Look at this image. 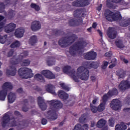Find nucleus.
Returning a JSON list of instances; mask_svg holds the SVG:
<instances>
[{"label": "nucleus", "mask_w": 130, "mask_h": 130, "mask_svg": "<svg viewBox=\"0 0 130 130\" xmlns=\"http://www.w3.org/2000/svg\"><path fill=\"white\" fill-rule=\"evenodd\" d=\"M86 68L84 66L79 67L76 72V70L73 69L70 71H68V68H71V66H66V74L70 76L76 83H79L80 80L82 81H88L89 80V77L90 76V72H89V70L91 69H98L99 67V63L96 61H92L91 63L87 62ZM77 74V75H76Z\"/></svg>", "instance_id": "obj_1"}, {"label": "nucleus", "mask_w": 130, "mask_h": 130, "mask_svg": "<svg viewBox=\"0 0 130 130\" xmlns=\"http://www.w3.org/2000/svg\"><path fill=\"white\" fill-rule=\"evenodd\" d=\"M87 42L82 39L77 42H76L72 46L69 48V53L71 55H76L77 52L79 50L84 49L87 46Z\"/></svg>", "instance_id": "obj_2"}, {"label": "nucleus", "mask_w": 130, "mask_h": 130, "mask_svg": "<svg viewBox=\"0 0 130 130\" xmlns=\"http://www.w3.org/2000/svg\"><path fill=\"white\" fill-rule=\"evenodd\" d=\"M50 104L53 106V109L49 110L48 113V114H50V113L52 114L51 119H52V120H55V119H57L56 112L58 109H60V108L62 107V103L60 101L52 100L50 101Z\"/></svg>", "instance_id": "obj_3"}, {"label": "nucleus", "mask_w": 130, "mask_h": 130, "mask_svg": "<svg viewBox=\"0 0 130 130\" xmlns=\"http://www.w3.org/2000/svg\"><path fill=\"white\" fill-rule=\"evenodd\" d=\"M18 75L22 79H29L34 76V74L32 73V70L28 68H20L18 70Z\"/></svg>", "instance_id": "obj_4"}, {"label": "nucleus", "mask_w": 130, "mask_h": 130, "mask_svg": "<svg viewBox=\"0 0 130 130\" xmlns=\"http://www.w3.org/2000/svg\"><path fill=\"white\" fill-rule=\"evenodd\" d=\"M29 54V52L28 51H23L22 53L18 56L17 58L16 56H14L13 58L11 59V62L12 64H18L20 61H22L23 58H25L26 56H28Z\"/></svg>", "instance_id": "obj_5"}, {"label": "nucleus", "mask_w": 130, "mask_h": 130, "mask_svg": "<svg viewBox=\"0 0 130 130\" xmlns=\"http://www.w3.org/2000/svg\"><path fill=\"white\" fill-rule=\"evenodd\" d=\"M90 5L89 0H76L72 3L73 7H77V8H83L87 7Z\"/></svg>", "instance_id": "obj_6"}, {"label": "nucleus", "mask_w": 130, "mask_h": 130, "mask_svg": "<svg viewBox=\"0 0 130 130\" xmlns=\"http://www.w3.org/2000/svg\"><path fill=\"white\" fill-rule=\"evenodd\" d=\"M118 88L121 92H125V90L130 88V81L128 79L121 81Z\"/></svg>", "instance_id": "obj_7"}, {"label": "nucleus", "mask_w": 130, "mask_h": 130, "mask_svg": "<svg viewBox=\"0 0 130 130\" xmlns=\"http://www.w3.org/2000/svg\"><path fill=\"white\" fill-rule=\"evenodd\" d=\"M111 108L113 110H120L121 109V102L118 99H113L110 103Z\"/></svg>", "instance_id": "obj_8"}, {"label": "nucleus", "mask_w": 130, "mask_h": 130, "mask_svg": "<svg viewBox=\"0 0 130 130\" xmlns=\"http://www.w3.org/2000/svg\"><path fill=\"white\" fill-rule=\"evenodd\" d=\"M10 114H11V112H8L4 115L3 117V121L2 122V127L4 128L6 127V126H7V124L9 123L11 119H16V117H15V116H12L11 119V118L10 117Z\"/></svg>", "instance_id": "obj_9"}, {"label": "nucleus", "mask_w": 130, "mask_h": 130, "mask_svg": "<svg viewBox=\"0 0 130 130\" xmlns=\"http://www.w3.org/2000/svg\"><path fill=\"white\" fill-rule=\"evenodd\" d=\"M38 105L40 108H41V110H43V111H44V110H46L47 105H46V103H45V100H44L42 97H38Z\"/></svg>", "instance_id": "obj_10"}, {"label": "nucleus", "mask_w": 130, "mask_h": 130, "mask_svg": "<svg viewBox=\"0 0 130 130\" xmlns=\"http://www.w3.org/2000/svg\"><path fill=\"white\" fill-rule=\"evenodd\" d=\"M41 74L46 79H49L50 80L55 79V75L49 70H43L41 71Z\"/></svg>", "instance_id": "obj_11"}, {"label": "nucleus", "mask_w": 130, "mask_h": 130, "mask_svg": "<svg viewBox=\"0 0 130 130\" xmlns=\"http://www.w3.org/2000/svg\"><path fill=\"white\" fill-rule=\"evenodd\" d=\"M66 44H68V45H71V44H73L75 41H76V39H78V36L75 34H72L71 36H69V37H66Z\"/></svg>", "instance_id": "obj_12"}, {"label": "nucleus", "mask_w": 130, "mask_h": 130, "mask_svg": "<svg viewBox=\"0 0 130 130\" xmlns=\"http://www.w3.org/2000/svg\"><path fill=\"white\" fill-rule=\"evenodd\" d=\"M96 57H97V53L93 51L86 53L84 55L85 59L87 60H94Z\"/></svg>", "instance_id": "obj_13"}, {"label": "nucleus", "mask_w": 130, "mask_h": 130, "mask_svg": "<svg viewBox=\"0 0 130 130\" xmlns=\"http://www.w3.org/2000/svg\"><path fill=\"white\" fill-rule=\"evenodd\" d=\"M107 36L110 39L116 38L117 31L113 27H109V30L107 32Z\"/></svg>", "instance_id": "obj_14"}, {"label": "nucleus", "mask_w": 130, "mask_h": 130, "mask_svg": "<svg viewBox=\"0 0 130 130\" xmlns=\"http://www.w3.org/2000/svg\"><path fill=\"white\" fill-rule=\"evenodd\" d=\"M16 74H17V68L14 65L10 66L9 69H7L6 71V75L7 76H11L12 77H14L16 76Z\"/></svg>", "instance_id": "obj_15"}, {"label": "nucleus", "mask_w": 130, "mask_h": 130, "mask_svg": "<svg viewBox=\"0 0 130 130\" xmlns=\"http://www.w3.org/2000/svg\"><path fill=\"white\" fill-rule=\"evenodd\" d=\"M30 28L32 31H38L41 29V24L39 21H34L31 23Z\"/></svg>", "instance_id": "obj_16"}, {"label": "nucleus", "mask_w": 130, "mask_h": 130, "mask_svg": "<svg viewBox=\"0 0 130 130\" xmlns=\"http://www.w3.org/2000/svg\"><path fill=\"white\" fill-rule=\"evenodd\" d=\"M16 24L12 22L8 24H7L5 27V31L6 32V33H11V32H13L15 30V28H16Z\"/></svg>", "instance_id": "obj_17"}, {"label": "nucleus", "mask_w": 130, "mask_h": 130, "mask_svg": "<svg viewBox=\"0 0 130 130\" xmlns=\"http://www.w3.org/2000/svg\"><path fill=\"white\" fill-rule=\"evenodd\" d=\"M113 12L112 11L107 10H106L104 16L106 17V19L109 21V22H113Z\"/></svg>", "instance_id": "obj_18"}, {"label": "nucleus", "mask_w": 130, "mask_h": 130, "mask_svg": "<svg viewBox=\"0 0 130 130\" xmlns=\"http://www.w3.org/2000/svg\"><path fill=\"white\" fill-rule=\"evenodd\" d=\"M69 97L70 98V100L68 101L69 99ZM74 99V96L70 95L69 96V94L66 93V106H73L74 104H75V101H73Z\"/></svg>", "instance_id": "obj_19"}, {"label": "nucleus", "mask_w": 130, "mask_h": 130, "mask_svg": "<svg viewBox=\"0 0 130 130\" xmlns=\"http://www.w3.org/2000/svg\"><path fill=\"white\" fill-rule=\"evenodd\" d=\"M24 33H25V29L19 28L16 30L14 34L15 37H17V38H22L24 36Z\"/></svg>", "instance_id": "obj_20"}, {"label": "nucleus", "mask_w": 130, "mask_h": 130, "mask_svg": "<svg viewBox=\"0 0 130 130\" xmlns=\"http://www.w3.org/2000/svg\"><path fill=\"white\" fill-rule=\"evenodd\" d=\"M16 98L17 96H16V94H15L14 93L10 92L8 95V102L10 104H12V103H14Z\"/></svg>", "instance_id": "obj_21"}, {"label": "nucleus", "mask_w": 130, "mask_h": 130, "mask_svg": "<svg viewBox=\"0 0 130 130\" xmlns=\"http://www.w3.org/2000/svg\"><path fill=\"white\" fill-rule=\"evenodd\" d=\"M2 89L3 91H6L8 93L9 90H12L13 89V85L10 82H5L2 86Z\"/></svg>", "instance_id": "obj_22"}, {"label": "nucleus", "mask_w": 130, "mask_h": 130, "mask_svg": "<svg viewBox=\"0 0 130 130\" xmlns=\"http://www.w3.org/2000/svg\"><path fill=\"white\" fill-rule=\"evenodd\" d=\"M46 91L48 92V93H50L53 95H55V94H56L55 93V90H54V86L51 84H48L46 86Z\"/></svg>", "instance_id": "obj_23"}, {"label": "nucleus", "mask_w": 130, "mask_h": 130, "mask_svg": "<svg viewBox=\"0 0 130 130\" xmlns=\"http://www.w3.org/2000/svg\"><path fill=\"white\" fill-rule=\"evenodd\" d=\"M116 75L119 76V79H124L125 75H126V71L123 69H119L116 71Z\"/></svg>", "instance_id": "obj_24"}, {"label": "nucleus", "mask_w": 130, "mask_h": 130, "mask_svg": "<svg viewBox=\"0 0 130 130\" xmlns=\"http://www.w3.org/2000/svg\"><path fill=\"white\" fill-rule=\"evenodd\" d=\"M127 128V126L123 122H121L120 125L118 124L115 126V130H125Z\"/></svg>", "instance_id": "obj_25"}, {"label": "nucleus", "mask_w": 130, "mask_h": 130, "mask_svg": "<svg viewBox=\"0 0 130 130\" xmlns=\"http://www.w3.org/2000/svg\"><path fill=\"white\" fill-rule=\"evenodd\" d=\"M122 19V16L120 12H117L113 13V21H120Z\"/></svg>", "instance_id": "obj_26"}, {"label": "nucleus", "mask_w": 130, "mask_h": 130, "mask_svg": "<svg viewBox=\"0 0 130 130\" xmlns=\"http://www.w3.org/2000/svg\"><path fill=\"white\" fill-rule=\"evenodd\" d=\"M122 0H107V5L109 8H113V3L115 4H118L120 3Z\"/></svg>", "instance_id": "obj_27"}, {"label": "nucleus", "mask_w": 130, "mask_h": 130, "mask_svg": "<svg viewBox=\"0 0 130 130\" xmlns=\"http://www.w3.org/2000/svg\"><path fill=\"white\" fill-rule=\"evenodd\" d=\"M115 44L118 48H124V45L123 42L121 40H116L115 41Z\"/></svg>", "instance_id": "obj_28"}, {"label": "nucleus", "mask_w": 130, "mask_h": 130, "mask_svg": "<svg viewBox=\"0 0 130 130\" xmlns=\"http://www.w3.org/2000/svg\"><path fill=\"white\" fill-rule=\"evenodd\" d=\"M34 78L36 79L37 81H39V82H42V83L45 82L44 77L40 74H36Z\"/></svg>", "instance_id": "obj_29"}, {"label": "nucleus", "mask_w": 130, "mask_h": 130, "mask_svg": "<svg viewBox=\"0 0 130 130\" xmlns=\"http://www.w3.org/2000/svg\"><path fill=\"white\" fill-rule=\"evenodd\" d=\"M21 46V43L18 40H16L13 42L11 45V48H19Z\"/></svg>", "instance_id": "obj_30"}, {"label": "nucleus", "mask_w": 130, "mask_h": 130, "mask_svg": "<svg viewBox=\"0 0 130 130\" xmlns=\"http://www.w3.org/2000/svg\"><path fill=\"white\" fill-rule=\"evenodd\" d=\"M7 95H8V92L5 91V90H1L0 91V100L1 101H5L6 100V97H7Z\"/></svg>", "instance_id": "obj_31"}, {"label": "nucleus", "mask_w": 130, "mask_h": 130, "mask_svg": "<svg viewBox=\"0 0 130 130\" xmlns=\"http://www.w3.org/2000/svg\"><path fill=\"white\" fill-rule=\"evenodd\" d=\"M16 15V11L10 9L8 11L7 17L8 19H13V17H15Z\"/></svg>", "instance_id": "obj_32"}, {"label": "nucleus", "mask_w": 130, "mask_h": 130, "mask_svg": "<svg viewBox=\"0 0 130 130\" xmlns=\"http://www.w3.org/2000/svg\"><path fill=\"white\" fill-rule=\"evenodd\" d=\"M117 94H118V91H117V89L116 88H114L112 90H110L107 93V95H108V96H114V95H117Z\"/></svg>", "instance_id": "obj_33"}, {"label": "nucleus", "mask_w": 130, "mask_h": 130, "mask_svg": "<svg viewBox=\"0 0 130 130\" xmlns=\"http://www.w3.org/2000/svg\"><path fill=\"white\" fill-rule=\"evenodd\" d=\"M106 124V120L101 119L97 123L96 126L99 128L103 127Z\"/></svg>", "instance_id": "obj_34"}, {"label": "nucleus", "mask_w": 130, "mask_h": 130, "mask_svg": "<svg viewBox=\"0 0 130 130\" xmlns=\"http://www.w3.org/2000/svg\"><path fill=\"white\" fill-rule=\"evenodd\" d=\"M29 43L31 45H34V44L37 43V37L36 36H31L29 39Z\"/></svg>", "instance_id": "obj_35"}, {"label": "nucleus", "mask_w": 130, "mask_h": 130, "mask_svg": "<svg viewBox=\"0 0 130 130\" xmlns=\"http://www.w3.org/2000/svg\"><path fill=\"white\" fill-rule=\"evenodd\" d=\"M58 96L62 99L63 100H66V92L63 90H60L58 91Z\"/></svg>", "instance_id": "obj_36"}, {"label": "nucleus", "mask_w": 130, "mask_h": 130, "mask_svg": "<svg viewBox=\"0 0 130 130\" xmlns=\"http://www.w3.org/2000/svg\"><path fill=\"white\" fill-rule=\"evenodd\" d=\"M58 44L61 47H66V37L62 38L58 42Z\"/></svg>", "instance_id": "obj_37"}, {"label": "nucleus", "mask_w": 130, "mask_h": 130, "mask_svg": "<svg viewBox=\"0 0 130 130\" xmlns=\"http://www.w3.org/2000/svg\"><path fill=\"white\" fill-rule=\"evenodd\" d=\"M53 33L55 36H59L63 34L64 32L61 29H55L53 30Z\"/></svg>", "instance_id": "obj_38"}, {"label": "nucleus", "mask_w": 130, "mask_h": 130, "mask_svg": "<svg viewBox=\"0 0 130 130\" xmlns=\"http://www.w3.org/2000/svg\"><path fill=\"white\" fill-rule=\"evenodd\" d=\"M105 104L102 103L98 107V111L99 112H103L105 109Z\"/></svg>", "instance_id": "obj_39"}, {"label": "nucleus", "mask_w": 130, "mask_h": 130, "mask_svg": "<svg viewBox=\"0 0 130 130\" xmlns=\"http://www.w3.org/2000/svg\"><path fill=\"white\" fill-rule=\"evenodd\" d=\"M81 14H82V11L80 9H77L74 12L73 16L76 18H80Z\"/></svg>", "instance_id": "obj_40"}, {"label": "nucleus", "mask_w": 130, "mask_h": 130, "mask_svg": "<svg viewBox=\"0 0 130 130\" xmlns=\"http://www.w3.org/2000/svg\"><path fill=\"white\" fill-rule=\"evenodd\" d=\"M30 8H31V9H35V11H37V12L40 11V7L35 3H31L30 4Z\"/></svg>", "instance_id": "obj_41"}, {"label": "nucleus", "mask_w": 130, "mask_h": 130, "mask_svg": "<svg viewBox=\"0 0 130 130\" xmlns=\"http://www.w3.org/2000/svg\"><path fill=\"white\" fill-rule=\"evenodd\" d=\"M69 25L70 26H72V27H75V26H77V22L76 21V19L74 18V19H71L69 21Z\"/></svg>", "instance_id": "obj_42"}, {"label": "nucleus", "mask_w": 130, "mask_h": 130, "mask_svg": "<svg viewBox=\"0 0 130 130\" xmlns=\"http://www.w3.org/2000/svg\"><path fill=\"white\" fill-rule=\"evenodd\" d=\"M86 119L87 118H86V115L85 114H83L79 119V122H80V123H84V122L86 121Z\"/></svg>", "instance_id": "obj_43"}, {"label": "nucleus", "mask_w": 130, "mask_h": 130, "mask_svg": "<svg viewBox=\"0 0 130 130\" xmlns=\"http://www.w3.org/2000/svg\"><path fill=\"white\" fill-rule=\"evenodd\" d=\"M30 63V60L29 59H24L23 60V61H22L21 65L23 67H28V66H29Z\"/></svg>", "instance_id": "obj_44"}, {"label": "nucleus", "mask_w": 130, "mask_h": 130, "mask_svg": "<svg viewBox=\"0 0 130 130\" xmlns=\"http://www.w3.org/2000/svg\"><path fill=\"white\" fill-rule=\"evenodd\" d=\"M130 25V20H126L125 21H122L120 23V26L122 27H127Z\"/></svg>", "instance_id": "obj_45"}, {"label": "nucleus", "mask_w": 130, "mask_h": 130, "mask_svg": "<svg viewBox=\"0 0 130 130\" xmlns=\"http://www.w3.org/2000/svg\"><path fill=\"white\" fill-rule=\"evenodd\" d=\"M7 41V36H2L0 35V43L2 44H5Z\"/></svg>", "instance_id": "obj_46"}, {"label": "nucleus", "mask_w": 130, "mask_h": 130, "mask_svg": "<svg viewBox=\"0 0 130 130\" xmlns=\"http://www.w3.org/2000/svg\"><path fill=\"white\" fill-rule=\"evenodd\" d=\"M6 9V5L4 3H0V13H4Z\"/></svg>", "instance_id": "obj_47"}, {"label": "nucleus", "mask_w": 130, "mask_h": 130, "mask_svg": "<svg viewBox=\"0 0 130 130\" xmlns=\"http://www.w3.org/2000/svg\"><path fill=\"white\" fill-rule=\"evenodd\" d=\"M73 130H84V129L83 128L82 125L77 124L74 126Z\"/></svg>", "instance_id": "obj_48"}, {"label": "nucleus", "mask_w": 130, "mask_h": 130, "mask_svg": "<svg viewBox=\"0 0 130 130\" xmlns=\"http://www.w3.org/2000/svg\"><path fill=\"white\" fill-rule=\"evenodd\" d=\"M108 98H109V96H108V94H104L103 96V102L102 103H104V104H106V102H107V100H108Z\"/></svg>", "instance_id": "obj_49"}, {"label": "nucleus", "mask_w": 130, "mask_h": 130, "mask_svg": "<svg viewBox=\"0 0 130 130\" xmlns=\"http://www.w3.org/2000/svg\"><path fill=\"white\" fill-rule=\"evenodd\" d=\"M90 107H91V110L93 113H96L97 111H98V107L92 106V105L90 104Z\"/></svg>", "instance_id": "obj_50"}, {"label": "nucleus", "mask_w": 130, "mask_h": 130, "mask_svg": "<svg viewBox=\"0 0 130 130\" xmlns=\"http://www.w3.org/2000/svg\"><path fill=\"white\" fill-rule=\"evenodd\" d=\"M46 61L48 66H54L55 64V61L53 60H47Z\"/></svg>", "instance_id": "obj_51"}, {"label": "nucleus", "mask_w": 130, "mask_h": 130, "mask_svg": "<svg viewBox=\"0 0 130 130\" xmlns=\"http://www.w3.org/2000/svg\"><path fill=\"white\" fill-rule=\"evenodd\" d=\"M109 125L112 127H113V126H114V120H113V118L109 119Z\"/></svg>", "instance_id": "obj_52"}, {"label": "nucleus", "mask_w": 130, "mask_h": 130, "mask_svg": "<svg viewBox=\"0 0 130 130\" xmlns=\"http://www.w3.org/2000/svg\"><path fill=\"white\" fill-rule=\"evenodd\" d=\"M14 49H10L7 53L8 57H11V56H12L13 54H14Z\"/></svg>", "instance_id": "obj_53"}, {"label": "nucleus", "mask_w": 130, "mask_h": 130, "mask_svg": "<svg viewBox=\"0 0 130 130\" xmlns=\"http://www.w3.org/2000/svg\"><path fill=\"white\" fill-rule=\"evenodd\" d=\"M76 22V26H79V25H81V24L83 23V19L79 18L78 19H75Z\"/></svg>", "instance_id": "obj_54"}, {"label": "nucleus", "mask_w": 130, "mask_h": 130, "mask_svg": "<svg viewBox=\"0 0 130 130\" xmlns=\"http://www.w3.org/2000/svg\"><path fill=\"white\" fill-rule=\"evenodd\" d=\"M108 66V62L106 61H103V63L102 65V69L103 70H105V69L107 68Z\"/></svg>", "instance_id": "obj_55"}, {"label": "nucleus", "mask_w": 130, "mask_h": 130, "mask_svg": "<svg viewBox=\"0 0 130 130\" xmlns=\"http://www.w3.org/2000/svg\"><path fill=\"white\" fill-rule=\"evenodd\" d=\"M14 115L16 116H17L18 117H22L23 116L21 113L18 111H14Z\"/></svg>", "instance_id": "obj_56"}, {"label": "nucleus", "mask_w": 130, "mask_h": 130, "mask_svg": "<svg viewBox=\"0 0 130 130\" xmlns=\"http://www.w3.org/2000/svg\"><path fill=\"white\" fill-rule=\"evenodd\" d=\"M22 111H24V112H27L29 110V108L26 106V105H24L23 107L22 108Z\"/></svg>", "instance_id": "obj_57"}, {"label": "nucleus", "mask_w": 130, "mask_h": 130, "mask_svg": "<svg viewBox=\"0 0 130 130\" xmlns=\"http://www.w3.org/2000/svg\"><path fill=\"white\" fill-rule=\"evenodd\" d=\"M112 55V52L109 51L108 52H106L105 54V56H107V57H110Z\"/></svg>", "instance_id": "obj_58"}, {"label": "nucleus", "mask_w": 130, "mask_h": 130, "mask_svg": "<svg viewBox=\"0 0 130 130\" xmlns=\"http://www.w3.org/2000/svg\"><path fill=\"white\" fill-rule=\"evenodd\" d=\"M41 123H42V124H43V125H45V124H46V123H47V119H46L45 118H43L42 119Z\"/></svg>", "instance_id": "obj_59"}, {"label": "nucleus", "mask_w": 130, "mask_h": 130, "mask_svg": "<svg viewBox=\"0 0 130 130\" xmlns=\"http://www.w3.org/2000/svg\"><path fill=\"white\" fill-rule=\"evenodd\" d=\"M82 128L83 130H88L89 129V125L87 124H85L82 126Z\"/></svg>", "instance_id": "obj_60"}, {"label": "nucleus", "mask_w": 130, "mask_h": 130, "mask_svg": "<svg viewBox=\"0 0 130 130\" xmlns=\"http://www.w3.org/2000/svg\"><path fill=\"white\" fill-rule=\"evenodd\" d=\"M4 3L6 6H10L12 5V2H11V0H5Z\"/></svg>", "instance_id": "obj_61"}, {"label": "nucleus", "mask_w": 130, "mask_h": 130, "mask_svg": "<svg viewBox=\"0 0 130 130\" xmlns=\"http://www.w3.org/2000/svg\"><path fill=\"white\" fill-rule=\"evenodd\" d=\"M16 92L17 93H18L19 94H22V93H23V88H19L18 89H17Z\"/></svg>", "instance_id": "obj_62"}, {"label": "nucleus", "mask_w": 130, "mask_h": 130, "mask_svg": "<svg viewBox=\"0 0 130 130\" xmlns=\"http://www.w3.org/2000/svg\"><path fill=\"white\" fill-rule=\"evenodd\" d=\"M59 85L60 87L62 88V89H63V90H66V84L64 83H59Z\"/></svg>", "instance_id": "obj_63"}, {"label": "nucleus", "mask_w": 130, "mask_h": 130, "mask_svg": "<svg viewBox=\"0 0 130 130\" xmlns=\"http://www.w3.org/2000/svg\"><path fill=\"white\" fill-rule=\"evenodd\" d=\"M28 99L30 101L31 103H33V102H34V101H35L34 97H33L32 96H29Z\"/></svg>", "instance_id": "obj_64"}]
</instances>
